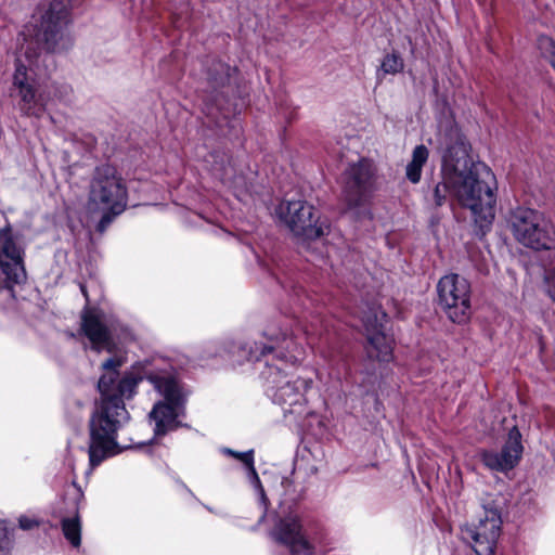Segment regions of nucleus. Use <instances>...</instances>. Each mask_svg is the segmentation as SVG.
<instances>
[{
  "label": "nucleus",
  "instance_id": "nucleus-21",
  "mask_svg": "<svg viewBox=\"0 0 555 555\" xmlns=\"http://www.w3.org/2000/svg\"><path fill=\"white\" fill-rule=\"evenodd\" d=\"M404 63L401 56L397 53H388L384 56L380 70L384 74H398L403 70Z\"/></svg>",
  "mask_w": 555,
  "mask_h": 555
},
{
  "label": "nucleus",
  "instance_id": "nucleus-4",
  "mask_svg": "<svg viewBox=\"0 0 555 555\" xmlns=\"http://www.w3.org/2000/svg\"><path fill=\"white\" fill-rule=\"evenodd\" d=\"M68 0H52L34 27V38L24 36V43L16 56L13 90L18 98L20 111L30 117H40L47 108L50 95L40 82L46 65L47 52H59L67 48L64 26L68 22Z\"/></svg>",
  "mask_w": 555,
  "mask_h": 555
},
{
  "label": "nucleus",
  "instance_id": "nucleus-13",
  "mask_svg": "<svg viewBox=\"0 0 555 555\" xmlns=\"http://www.w3.org/2000/svg\"><path fill=\"white\" fill-rule=\"evenodd\" d=\"M501 525L498 509L483 508V516L478 524L464 531L465 538L473 541V548L477 555H494Z\"/></svg>",
  "mask_w": 555,
  "mask_h": 555
},
{
  "label": "nucleus",
  "instance_id": "nucleus-18",
  "mask_svg": "<svg viewBox=\"0 0 555 555\" xmlns=\"http://www.w3.org/2000/svg\"><path fill=\"white\" fill-rule=\"evenodd\" d=\"M428 157L429 151L424 144L414 147L411 160L405 167V177L411 183L416 184L421 181L423 167L426 165Z\"/></svg>",
  "mask_w": 555,
  "mask_h": 555
},
{
  "label": "nucleus",
  "instance_id": "nucleus-6",
  "mask_svg": "<svg viewBox=\"0 0 555 555\" xmlns=\"http://www.w3.org/2000/svg\"><path fill=\"white\" fill-rule=\"evenodd\" d=\"M81 331L91 344V348L114 353L119 346L135 339L133 330L112 313L102 309L87 307L81 314Z\"/></svg>",
  "mask_w": 555,
  "mask_h": 555
},
{
  "label": "nucleus",
  "instance_id": "nucleus-25",
  "mask_svg": "<svg viewBox=\"0 0 555 555\" xmlns=\"http://www.w3.org/2000/svg\"><path fill=\"white\" fill-rule=\"evenodd\" d=\"M545 287L547 295L555 302V268L546 272Z\"/></svg>",
  "mask_w": 555,
  "mask_h": 555
},
{
  "label": "nucleus",
  "instance_id": "nucleus-3",
  "mask_svg": "<svg viewBox=\"0 0 555 555\" xmlns=\"http://www.w3.org/2000/svg\"><path fill=\"white\" fill-rule=\"evenodd\" d=\"M440 145L441 180L434 189V202L442 206L455 199L470 210L474 223L485 235L495 217V176L488 165L470 158V146L456 124L449 122L440 131Z\"/></svg>",
  "mask_w": 555,
  "mask_h": 555
},
{
  "label": "nucleus",
  "instance_id": "nucleus-20",
  "mask_svg": "<svg viewBox=\"0 0 555 555\" xmlns=\"http://www.w3.org/2000/svg\"><path fill=\"white\" fill-rule=\"evenodd\" d=\"M62 531L65 539L73 547H79L81 544V521L78 513L74 516L62 519Z\"/></svg>",
  "mask_w": 555,
  "mask_h": 555
},
{
  "label": "nucleus",
  "instance_id": "nucleus-10",
  "mask_svg": "<svg viewBox=\"0 0 555 555\" xmlns=\"http://www.w3.org/2000/svg\"><path fill=\"white\" fill-rule=\"evenodd\" d=\"M343 195L349 208H359L365 205L374 190L376 167L372 159L360 158L349 165L344 172Z\"/></svg>",
  "mask_w": 555,
  "mask_h": 555
},
{
  "label": "nucleus",
  "instance_id": "nucleus-27",
  "mask_svg": "<svg viewBox=\"0 0 555 555\" xmlns=\"http://www.w3.org/2000/svg\"><path fill=\"white\" fill-rule=\"evenodd\" d=\"M76 490H77V495H78L77 505L79 506L80 501L83 500V493L79 487H77Z\"/></svg>",
  "mask_w": 555,
  "mask_h": 555
},
{
  "label": "nucleus",
  "instance_id": "nucleus-16",
  "mask_svg": "<svg viewBox=\"0 0 555 555\" xmlns=\"http://www.w3.org/2000/svg\"><path fill=\"white\" fill-rule=\"evenodd\" d=\"M235 73L234 68L229 65L217 61L211 64L206 70V82L207 86L204 89L205 101H207V114L212 115V105H216L217 109H221L220 96H223L224 91L230 83L232 75Z\"/></svg>",
  "mask_w": 555,
  "mask_h": 555
},
{
  "label": "nucleus",
  "instance_id": "nucleus-23",
  "mask_svg": "<svg viewBox=\"0 0 555 555\" xmlns=\"http://www.w3.org/2000/svg\"><path fill=\"white\" fill-rule=\"evenodd\" d=\"M13 539L7 521L0 520V555H10Z\"/></svg>",
  "mask_w": 555,
  "mask_h": 555
},
{
  "label": "nucleus",
  "instance_id": "nucleus-15",
  "mask_svg": "<svg viewBox=\"0 0 555 555\" xmlns=\"http://www.w3.org/2000/svg\"><path fill=\"white\" fill-rule=\"evenodd\" d=\"M0 267L10 284H20L26 278L22 249L10 228L0 230Z\"/></svg>",
  "mask_w": 555,
  "mask_h": 555
},
{
  "label": "nucleus",
  "instance_id": "nucleus-1",
  "mask_svg": "<svg viewBox=\"0 0 555 555\" xmlns=\"http://www.w3.org/2000/svg\"><path fill=\"white\" fill-rule=\"evenodd\" d=\"M121 365L122 360L118 357L109 358L101 365L104 371L98 382L101 398L89 423L90 469L131 448L129 444H120L117 441V434L130 418L125 400L134 397L141 380L146 379L162 397L149 413L156 437L165 436L180 427V418L185 414L189 391L169 362L162 358L141 361L120 376Z\"/></svg>",
  "mask_w": 555,
  "mask_h": 555
},
{
  "label": "nucleus",
  "instance_id": "nucleus-8",
  "mask_svg": "<svg viewBox=\"0 0 555 555\" xmlns=\"http://www.w3.org/2000/svg\"><path fill=\"white\" fill-rule=\"evenodd\" d=\"M438 304L454 323H464L470 317V283L456 273L443 275L437 284Z\"/></svg>",
  "mask_w": 555,
  "mask_h": 555
},
{
  "label": "nucleus",
  "instance_id": "nucleus-9",
  "mask_svg": "<svg viewBox=\"0 0 555 555\" xmlns=\"http://www.w3.org/2000/svg\"><path fill=\"white\" fill-rule=\"evenodd\" d=\"M387 321L388 315L380 306L372 305L363 311L364 349L372 361L389 363L393 359V339L384 332Z\"/></svg>",
  "mask_w": 555,
  "mask_h": 555
},
{
  "label": "nucleus",
  "instance_id": "nucleus-29",
  "mask_svg": "<svg viewBox=\"0 0 555 555\" xmlns=\"http://www.w3.org/2000/svg\"><path fill=\"white\" fill-rule=\"evenodd\" d=\"M264 513L260 516V521L264 518Z\"/></svg>",
  "mask_w": 555,
  "mask_h": 555
},
{
  "label": "nucleus",
  "instance_id": "nucleus-24",
  "mask_svg": "<svg viewBox=\"0 0 555 555\" xmlns=\"http://www.w3.org/2000/svg\"><path fill=\"white\" fill-rule=\"evenodd\" d=\"M40 525L37 517L30 515H22L18 517V526L23 530H31Z\"/></svg>",
  "mask_w": 555,
  "mask_h": 555
},
{
  "label": "nucleus",
  "instance_id": "nucleus-19",
  "mask_svg": "<svg viewBox=\"0 0 555 555\" xmlns=\"http://www.w3.org/2000/svg\"><path fill=\"white\" fill-rule=\"evenodd\" d=\"M205 162L217 179L221 180L223 183L231 180L232 166L224 154L214 152L209 154Z\"/></svg>",
  "mask_w": 555,
  "mask_h": 555
},
{
  "label": "nucleus",
  "instance_id": "nucleus-2",
  "mask_svg": "<svg viewBox=\"0 0 555 555\" xmlns=\"http://www.w3.org/2000/svg\"><path fill=\"white\" fill-rule=\"evenodd\" d=\"M267 341L246 340L244 343L227 341L216 351L217 356L232 364H242L244 360L263 362L260 377L266 395L273 403L282 408L284 417L300 439L297 455L310 452L308 436L312 426V405L304 391L308 385L305 380L289 378L288 369L302 360L304 350L285 334H268Z\"/></svg>",
  "mask_w": 555,
  "mask_h": 555
},
{
  "label": "nucleus",
  "instance_id": "nucleus-17",
  "mask_svg": "<svg viewBox=\"0 0 555 555\" xmlns=\"http://www.w3.org/2000/svg\"><path fill=\"white\" fill-rule=\"evenodd\" d=\"M220 451L222 454L232 456L237 461L242 462L246 466L248 479L256 489V491L258 492L259 501L263 505L266 512L268 508L269 499L267 492L264 491L261 485V481L254 465V450H248L246 452H237L230 448H222Z\"/></svg>",
  "mask_w": 555,
  "mask_h": 555
},
{
  "label": "nucleus",
  "instance_id": "nucleus-7",
  "mask_svg": "<svg viewBox=\"0 0 555 555\" xmlns=\"http://www.w3.org/2000/svg\"><path fill=\"white\" fill-rule=\"evenodd\" d=\"M506 221L514 240L521 246L534 251L555 249V225L543 212L518 206L508 212Z\"/></svg>",
  "mask_w": 555,
  "mask_h": 555
},
{
  "label": "nucleus",
  "instance_id": "nucleus-5",
  "mask_svg": "<svg viewBox=\"0 0 555 555\" xmlns=\"http://www.w3.org/2000/svg\"><path fill=\"white\" fill-rule=\"evenodd\" d=\"M128 203L126 183L109 164L94 168L89 185L88 208L92 214H100L98 231L104 232L113 219L124 212Z\"/></svg>",
  "mask_w": 555,
  "mask_h": 555
},
{
  "label": "nucleus",
  "instance_id": "nucleus-12",
  "mask_svg": "<svg viewBox=\"0 0 555 555\" xmlns=\"http://www.w3.org/2000/svg\"><path fill=\"white\" fill-rule=\"evenodd\" d=\"M271 538L279 544L286 546L292 555H312V547L302 531L299 517L294 512L287 515H276Z\"/></svg>",
  "mask_w": 555,
  "mask_h": 555
},
{
  "label": "nucleus",
  "instance_id": "nucleus-14",
  "mask_svg": "<svg viewBox=\"0 0 555 555\" xmlns=\"http://www.w3.org/2000/svg\"><path fill=\"white\" fill-rule=\"evenodd\" d=\"M522 452L521 434L517 426H514L509 429L501 452L482 450L480 452V460L490 470L506 473L517 466Z\"/></svg>",
  "mask_w": 555,
  "mask_h": 555
},
{
  "label": "nucleus",
  "instance_id": "nucleus-11",
  "mask_svg": "<svg viewBox=\"0 0 555 555\" xmlns=\"http://www.w3.org/2000/svg\"><path fill=\"white\" fill-rule=\"evenodd\" d=\"M276 215L292 231L298 248L310 250L312 246V206L305 205L301 201H287L279 205Z\"/></svg>",
  "mask_w": 555,
  "mask_h": 555
},
{
  "label": "nucleus",
  "instance_id": "nucleus-26",
  "mask_svg": "<svg viewBox=\"0 0 555 555\" xmlns=\"http://www.w3.org/2000/svg\"><path fill=\"white\" fill-rule=\"evenodd\" d=\"M328 229H330L328 225H323V224L317 225V224H314V230H313L314 238H317L319 236H322L325 233H327Z\"/></svg>",
  "mask_w": 555,
  "mask_h": 555
},
{
  "label": "nucleus",
  "instance_id": "nucleus-22",
  "mask_svg": "<svg viewBox=\"0 0 555 555\" xmlns=\"http://www.w3.org/2000/svg\"><path fill=\"white\" fill-rule=\"evenodd\" d=\"M539 49L543 59L555 72V41L546 36L539 39Z\"/></svg>",
  "mask_w": 555,
  "mask_h": 555
},
{
  "label": "nucleus",
  "instance_id": "nucleus-28",
  "mask_svg": "<svg viewBox=\"0 0 555 555\" xmlns=\"http://www.w3.org/2000/svg\"><path fill=\"white\" fill-rule=\"evenodd\" d=\"M81 292L83 293L85 296H87L83 286H81Z\"/></svg>",
  "mask_w": 555,
  "mask_h": 555
}]
</instances>
